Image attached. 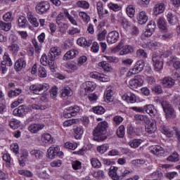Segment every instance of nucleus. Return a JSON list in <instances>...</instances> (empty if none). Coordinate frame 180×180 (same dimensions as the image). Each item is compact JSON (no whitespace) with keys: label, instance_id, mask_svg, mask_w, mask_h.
Wrapping results in <instances>:
<instances>
[{"label":"nucleus","instance_id":"41","mask_svg":"<svg viewBox=\"0 0 180 180\" xmlns=\"http://www.w3.org/2000/svg\"><path fill=\"white\" fill-rule=\"evenodd\" d=\"M167 19L170 25H174L178 23V18L176 15H174L171 12H169L167 14Z\"/></svg>","mask_w":180,"mask_h":180},{"label":"nucleus","instance_id":"57","mask_svg":"<svg viewBox=\"0 0 180 180\" xmlns=\"http://www.w3.org/2000/svg\"><path fill=\"white\" fill-rule=\"evenodd\" d=\"M79 18H82L83 22H84L85 23H89V20H91V17H89L88 13L84 11H80L79 13Z\"/></svg>","mask_w":180,"mask_h":180},{"label":"nucleus","instance_id":"2","mask_svg":"<svg viewBox=\"0 0 180 180\" xmlns=\"http://www.w3.org/2000/svg\"><path fill=\"white\" fill-rule=\"evenodd\" d=\"M110 21L111 23H114V25H116L117 23H121L124 29H129V21L127 19H126V18H124L123 13H118L117 16L115 15V14H111Z\"/></svg>","mask_w":180,"mask_h":180},{"label":"nucleus","instance_id":"52","mask_svg":"<svg viewBox=\"0 0 180 180\" xmlns=\"http://www.w3.org/2000/svg\"><path fill=\"white\" fill-rule=\"evenodd\" d=\"M142 143L143 141L141 139H133L129 142V146L131 148H137Z\"/></svg>","mask_w":180,"mask_h":180},{"label":"nucleus","instance_id":"5","mask_svg":"<svg viewBox=\"0 0 180 180\" xmlns=\"http://www.w3.org/2000/svg\"><path fill=\"white\" fill-rule=\"evenodd\" d=\"M162 106L167 120L175 119V116H176V115L175 114V110L173 109L171 104H169L167 101H162Z\"/></svg>","mask_w":180,"mask_h":180},{"label":"nucleus","instance_id":"30","mask_svg":"<svg viewBox=\"0 0 180 180\" xmlns=\"http://www.w3.org/2000/svg\"><path fill=\"white\" fill-rule=\"evenodd\" d=\"M27 18L30 23H31L34 27H39V21H37V18L34 16V15H33V13L28 12L27 13Z\"/></svg>","mask_w":180,"mask_h":180},{"label":"nucleus","instance_id":"11","mask_svg":"<svg viewBox=\"0 0 180 180\" xmlns=\"http://www.w3.org/2000/svg\"><path fill=\"white\" fill-rule=\"evenodd\" d=\"M143 84L144 78L140 75L135 76L133 79L129 82L131 89H137V88L143 86Z\"/></svg>","mask_w":180,"mask_h":180},{"label":"nucleus","instance_id":"56","mask_svg":"<svg viewBox=\"0 0 180 180\" xmlns=\"http://www.w3.org/2000/svg\"><path fill=\"white\" fill-rule=\"evenodd\" d=\"M11 54H18L19 52V50H20V47L18 44H12L9 47H8Z\"/></svg>","mask_w":180,"mask_h":180},{"label":"nucleus","instance_id":"17","mask_svg":"<svg viewBox=\"0 0 180 180\" xmlns=\"http://www.w3.org/2000/svg\"><path fill=\"white\" fill-rule=\"evenodd\" d=\"M122 101L127 103H136L137 102V96L131 92H127L122 96Z\"/></svg>","mask_w":180,"mask_h":180},{"label":"nucleus","instance_id":"59","mask_svg":"<svg viewBox=\"0 0 180 180\" xmlns=\"http://www.w3.org/2000/svg\"><path fill=\"white\" fill-rule=\"evenodd\" d=\"M118 172L120 173V178H124L125 176H127V175H130L131 174V170H129L127 169H120Z\"/></svg>","mask_w":180,"mask_h":180},{"label":"nucleus","instance_id":"24","mask_svg":"<svg viewBox=\"0 0 180 180\" xmlns=\"http://www.w3.org/2000/svg\"><path fill=\"white\" fill-rule=\"evenodd\" d=\"M104 101L107 103L113 102V90L112 89V86H108L106 88L104 92Z\"/></svg>","mask_w":180,"mask_h":180},{"label":"nucleus","instance_id":"42","mask_svg":"<svg viewBox=\"0 0 180 180\" xmlns=\"http://www.w3.org/2000/svg\"><path fill=\"white\" fill-rule=\"evenodd\" d=\"M63 13H64L65 18H67L68 19V20L70 22V23L72 25H73L74 26H78V22H77L76 19L70 15V13H68V10L64 9Z\"/></svg>","mask_w":180,"mask_h":180},{"label":"nucleus","instance_id":"45","mask_svg":"<svg viewBox=\"0 0 180 180\" xmlns=\"http://www.w3.org/2000/svg\"><path fill=\"white\" fill-rule=\"evenodd\" d=\"M12 28V23L5 22L0 20V30H4V32H9Z\"/></svg>","mask_w":180,"mask_h":180},{"label":"nucleus","instance_id":"33","mask_svg":"<svg viewBox=\"0 0 180 180\" xmlns=\"http://www.w3.org/2000/svg\"><path fill=\"white\" fill-rule=\"evenodd\" d=\"M134 51V48L130 45H122L121 51H120V56H126L129 53H133Z\"/></svg>","mask_w":180,"mask_h":180},{"label":"nucleus","instance_id":"55","mask_svg":"<svg viewBox=\"0 0 180 180\" xmlns=\"http://www.w3.org/2000/svg\"><path fill=\"white\" fill-rule=\"evenodd\" d=\"M108 8L114 12H119V11L122 10V6L117 4L115 3H109L108 4Z\"/></svg>","mask_w":180,"mask_h":180},{"label":"nucleus","instance_id":"27","mask_svg":"<svg viewBox=\"0 0 180 180\" xmlns=\"http://www.w3.org/2000/svg\"><path fill=\"white\" fill-rule=\"evenodd\" d=\"M146 112L151 117H155L157 115V110L153 104H148L143 106V112Z\"/></svg>","mask_w":180,"mask_h":180},{"label":"nucleus","instance_id":"20","mask_svg":"<svg viewBox=\"0 0 180 180\" xmlns=\"http://www.w3.org/2000/svg\"><path fill=\"white\" fill-rule=\"evenodd\" d=\"M136 20L139 25H146L148 22L147 12L142 11L136 15Z\"/></svg>","mask_w":180,"mask_h":180},{"label":"nucleus","instance_id":"7","mask_svg":"<svg viewBox=\"0 0 180 180\" xmlns=\"http://www.w3.org/2000/svg\"><path fill=\"white\" fill-rule=\"evenodd\" d=\"M152 61L154 69L156 71H161L164 68V60L160 55L153 53Z\"/></svg>","mask_w":180,"mask_h":180},{"label":"nucleus","instance_id":"53","mask_svg":"<svg viewBox=\"0 0 180 180\" xmlns=\"http://www.w3.org/2000/svg\"><path fill=\"white\" fill-rule=\"evenodd\" d=\"M97 11L98 13V16L99 18H101V19L105 18V13H103V4H102V2L97 3Z\"/></svg>","mask_w":180,"mask_h":180},{"label":"nucleus","instance_id":"64","mask_svg":"<svg viewBox=\"0 0 180 180\" xmlns=\"http://www.w3.org/2000/svg\"><path fill=\"white\" fill-rule=\"evenodd\" d=\"M86 61H88V58L86 56H81L77 58V66L82 67V65H84Z\"/></svg>","mask_w":180,"mask_h":180},{"label":"nucleus","instance_id":"10","mask_svg":"<svg viewBox=\"0 0 180 180\" xmlns=\"http://www.w3.org/2000/svg\"><path fill=\"white\" fill-rule=\"evenodd\" d=\"M50 10V3L48 1H40L37 4L35 11L39 15L47 13Z\"/></svg>","mask_w":180,"mask_h":180},{"label":"nucleus","instance_id":"62","mask_svg":"<svg viewBox=\"0 0 180 180\" xmlns=\"http://www.w3.org/2000/svg\"><path fill=\"white\" fill-rule=\"evenodd\" d=\"M78 120L77 119H71L69 120H66L63 122V127H70L72 124H77Z\"/></svg>","mask_w":180,"mask_h":180},{"label":"nucleus","instance_id":"40","mask_svg":"<svg viewBox=\"0 0 180 180\" xmlns=\"http://www.w3.org/2000/svg\"><path fill=\"white\" fill-rule=\"evenodd\" d=\"M72 90L70 87H65L62 89L61 98L63 99H67L70 96H72Z\"/></svg>","mask_w":180,"mask_h":180},{"label":"nucleus","instance_id":"44","mask_svg":"<svg viewBox=\"0 0 180 180\" xmlns=\"http://www.w3.org/2000/svg\"><path fill=\"white\" fill-rule=\"evenodd\" d=\"M126 13L129 16V18H134V15H136V8L133 5H129L126 8Z\"/></svg>","mask_w":180,"mask_h":180},{"label":"nucleus","instance_id":"34","mask_svg":"<svg viewBox=\"0 0 180 180\" xmlns=\"http://www.w3.org/2000/svg\"><path fill=\"white\" fill-rule=\"evenodd\" d=\"M75 140H81L84 135V127H77L73 129Z\"/></svg>","mask_w":180,"mask_h":180},{"label":"nucleus","instance_id":"38","mask_svg":"<svg viewBox=\"0 0 180 180\" xmlns=\"http://www.w3.org/2000/svg\"><path fill=\"white\" fill-rule=\"evenodd\" d=\"M9 126L13 130H16V129H19V127H22V122L20 120L16 119H12L9 122Z\"/></svg>","mask_w":180,"mask_h":180},{"label":"nucleus","instance_id":"63","mask_svg":"<svg viewBox=\"0 0 180 180\" xmlns=\"http://www.w3.org/2000/svg\"><path fill=\"white\" fill-rule=\"evenodd\" d=\"M94 176L96 178V179H105V172H103V170H98L94 173Z\"/></svg>","mask_w":180,"mask_h":180},{"label":"nucleus","instance_id":"51","mask_svg":"<svg viewBox=\"0 0 180 180\" xmlns=\"http://www.w3.org/2000/svg\"><path fill=\"white\" fill-rule=\"evenodd\" d=\"M96 150L99 154H105V153L109 150V144L104 143L103 145L98 146H97Z\"/></svg>","mask_w":180,"mask_h":180},{"label":"nucleus","instance_id":"50","mask_svg":"<svg viewBox=\"0 0 180 180\" xmlns=\"http://www.w3.org/2000/svg\"><path fill=\"white\" fill-rule=\"evenodd\" d=\"M66 110L68 112H70L73 116H76L77 113H79V111L81 110V108H79V106L78 105H74V106H70L66 108Z\"/></svg>","mask_w":180,"mask_h":180},{"label":"nucleus","instance_id":"14","mask_svg":"<svg viewBox=\"0 0 180 180\" xmlns=\"http://www.w3.org/2000/svg\"><path fill=\"white\" fill-rule=\"evenodd\" d=\"M90 77L94 79L100 81V82H109V81H110V77H109V75L99 73L98 72H93L90 73Z\"/></svg>","mask_w":180,"mask_h":180},{"label":"nucleus","instance_id":"4","mask_svg":"<svg viewBox=\"0 0 180 180\" xmlns=\"http://www.w3.org/2000/svg\"><path fill=\"white\" fill-rule=\"evenodd\" d=\"M96 89V83L91 81L84 82L80 86V91L83 95H88Z\"/></svg>","mask_w":180,"mask_h":180},{"label":"nucleus","instance_id":"6","mask_svg":"<svg viewBox=\"0 0 180 180\" xmlns=\"http://www.w3.org/2000/svg\"><path fill=\"white\" fill-rule=\"evenodd\" d=\"M146 64L144 63V60H138L134 68L132 69H130L129 72L127 74V77H133V75H136V74H139L143 70H144Z\"/></svg>","mask_w":180,"mask_h":180},{"label":"nucleus","instance_id":"58","mask_svg":"<svg viewBox=\"0 0 180 180\" xmlns=\"http://www.w3.org/2000/svg\"><path fill=\"white\" fill-rule=\"evenodd\" d=\"M92 110L96 115H103L105 112V108L101 105L93 107Z\"/></svg>","mask_w":180,"mask_h":180},{"label":"nucleus","instance_id":"36","mask_svg":"<svg viewBox=\"0 0 180 180\" xmlns=\"http://www.w3.org/2000/svg\"><path fill=\"white\" fill-rule=\"evenodd\" d=\"M65 68L66 72L68 74H72L73 72H75L77 70H78V66L77 64L69 62L65 64Z\"/></svg>","mask_w":180,"mask_h":180},{"label":"nucleus","instance_id":"22","mask_svg":"<svg viewBox=\"0 0 180 180\" xmlns=\"http://www.w3.org/2000/svg\"><path fill=\"white\" fill-rule=\"evenodd\" d=\"M145 130L146 133H148L149 134H153L157 131V124H155V121L152 120L146 122L145 124Z\"/></svg>","mask_w":180,"mask_h":180},{"label":"nucleus","instance_id":"3","mask_svg":"<svg viewBox=\"0 0 180 180\" xmlns=\"http://www.w3.org/2000/svg\"><path fill=\"white\" fill-rule=\"evenodd\" d=\"M58 155L59 157L64 155V153L60 151V147L53 145L49 148L46 152V158H49V160H54Z\"/></svg>","mask_w":180,"mask_h":180},{"label":"nucleus","instance_id":"16","mask_svg":"<svg viewBox=\"0 0 180 180\" xmlns=\"http://www.w3.org/2000/svg\"><path fill=\"white\" fill-rule=\"evenodd\" d=\"M164 12H165V4L164 3L156 4L152 9L153 16H158V15H161Z\"/></svg>","mask_w":180,"mask_h":180},{"label":"nucleus","instance_id":"19","mask_svg":"<svg viewBox=\"0 0 180 180\" xmlns=\"http://www.w3.org/2000/svg\"><path fill=\"white\" fill-rule=\"evenodd\" d=\"M120 34L117 31H112L107 35V41L109 44H114L119 40Z\"/></svg>","mask_w":180,"mask_h":180},{"label":"nucleus","instance_id":"60","mask_svg":"<svg viewBox=\"0 0 180 180\" xmlns=\"http://www.w3.org/2000/svg\"><path fill=\"white\" fill-rule=\"evenodd\" d=\"M18 174H20V175H22L23 176H27V178H32V176H33V173L30 172V170L27 169H20L18 171Z\"/></svg>","mask_w":180,"mask_h":180},{"label":"nucleus","instance_id":"47","mask_svg":"<svg viewBox=\"0 0 180 180\" xmlns=\"http://www.w3.org/2000/svg\"><path fill=\"white\" fill-rule=\"evenodd\" d=\"M64 147L68 150H72L74 151V150H77V148H78V143H77V142L67 141L65 143Z\"/></svg>","mask_w":180,"mask_h":180},{"label":"nucleus","instance_id":"43","mask_svg":"<svg viewBox=\"0 0 180 180\" xmlns=\"http://www.w3.org/2000/svg\"><path fill=\"white\" fill-rule=\"evenodd\" d=\"M18 26L19 27H21L22 29H25L26 28V27L28 25V22H27V19L26 18V17L21 15L19 17L18 20Z\"/></svg>","mask_w":180,"mask_h":180},{"label":"nucleus","instance_id":"28","mask_svg":"<svg viewBox=\"0 0 180 180\" xmlns=\"http://www.w3.org/2000/svg\"><path fill=\"white\" fill-rule=\"evenodd\" d=\"M150 153L155 155H163L165 150L160 146L154 145L150 147L149 148Z\"/></svg>","mask_w":180,"mask_h":180},{"label":"nucleus","instance_id":"37","mask_svg":"<svg viewBox=\"0 0 180 180\" xmlns=\"http://www.w3.org/2000/svg\"><path fill=\"white\" fill-rule=\"evenodd\" d=\"M98 67H101L103 69L105 72H112L113 71V68H112V65L109 64L106 61H101L98 63Z\"/></svg>","mask_w":180,"mask_h":180},{"label":"nucleus","instance_id":"13","mask_svg":"<svg viewBox=\"0 0 180 180\" xmlns=\"http://www.w3.org/2000/svg\"><path fill=\"white\" fill-rule=\"evenodd\" d=\"M157 27V25L155 24V21L150 20L148 22L146 30L143 32V34H142L141 37L142 39H144L145 37H150L155 32V29Z\"/></svg>","mask_w":180,"mask_h":180},{"label":"nucleus","instance_id":"32","mask_svg":"<svg viewBox=\"0 0 180 180\" xmlns=\"http://www.w3.org/2000/svg\"><path fill=\"white\" fill-rule=\"evenodd\" d=\"M41 141L44 144H53V136L49 133H44L41 136Z\"/></svg>","mask_w":180,"mask_h":180},{"label":"nucleus","instance_id":"49","mask_svg":"<svg viewBox=\"0 0 180 180\" xmlns=\"http://www.w3.org/2000/svg\"><path fill=\"white\" fill-rule=\"evenodd\" d=\"M128 29H124L128 33H130L131 36H137L139 33V28L134 26H130V22H128Z\"/></svg>","mask_w":180,"mask_h":180},{"label":"nucleus","instance_id":"48","mask_svg":"<svg viewBox=\"0 0 180 180\" xmlns=\"http://www.w3.org/2000/svg\"><path fill=\"white\" fill-rule=\"evenodd\" d=\"M30 155L32 157H35L37 160H40L43 158V152L41 151L40 150H36L34 149L30 152Z\"/></svg>","mask_w":180,"mask_h":180},{"label":"nucleus","instance_id":"61","mask_svg":"<svg viewBox=\"0 0 180 180\" xmlns=\"http://www.w3.org/2000/svg\"><path fill=\"white\" fill-rule=\"evenodd\" d=\"M167 161H169L170 162H176L179 161V155L176 153H174L167 158Z\"/></svg>","mask_w":180,"mask_h":180},{"label":"nucleus","instance_id":"23","mask_svg":"<svg viewBox=\"0 0 180 180\" xmlns=\"http://www.w3.org/2000/svg\"><path fill=\"white\" fill-rule=\"evenodd\" d=\"M79 54V51L77 49H73L68 51L65 55L63 56L64 61H68V60H74L77 56Z\"/></svg>","mask_w":180,"mask_h":180},{"label":"nucleus","instance_id":"25","mask_svg":"<svg viewBox=\"0 0 180 180\" xmlns=\"http://www.w3.org/2000/svg\"><path fill=\"white\" fill-rule=\"evenodd\" d=\"M44 129V124H32L28 127V130L30 133L33 134H36V133H39L40 130H43Z\"/></svg>","mask_w":180,"mask_h":180},{"label":"nucleus","instance_id":"12","mask_svg":"<svg viewBox=\"0 0 180 180\" xmlns=\"http://www.w3.org/2000/svg\"><path fill=\"white\" fill-rule=\"evenodd\" d=\"M1 64L2 65L3 74H6V72L8 71L6 65H8V67H12V65H13L12 59H11V57H9V53H8L7 52L4 53L3 56V60H1Z\"/></svg>","mask_w":180,"mask_h":180},{"label":"nucleus","instance_id":"29","mask_svg":"<svg viewBox=\"0 0 180 180\" xmlns=\"http://www.w3.org/2000/svg\"><path fill=\"white\" fill-rule=\"evenodd\" d=\"M77 44L78 46L86 49V47H91V44H92V40H86L85 37H80L77 39Z\"/></svg>","mask_w":180,"mask_h":180},{"label":"nucleus","instance_id":"31","mask_svg":"<svg viewBox=\"0 0 180 180\" xmlns=\"http://www.w3.org/2000/svg\"><path fill=\"white\" fill-rule=\"evenodd\" d=\"M23 68H26V60L21 58L15 61V70L16 71H22Z\"/></svg>","mask_w":180,"mask_h":180},{"label":"nucleus","instance_id":"35","mask_svg":"<svg viewBox=\"0 0 180 180\" xmlns=\"http://www.w3.org/2000/svg\"><path fill=\"white\" fill-rule=\"evenodd\" d=\"M162 84L165 88H172L175 85V80L171 77H165Z\"/></svg>","mask_w":180,"mask_h":180},{"label":"nucleus","instance_id":"9","mask_svg":"<svg viewBox=\"0 0 180 180\" xmlns=\"http://www.w3.org/2000/svg\"><path fill=\"white\" fill-rule=\"evenodd\" d=\"M30 89L32 91V92H33V94L39 95L41 91H48V89H50V85H49L47 83H37L35 84H32L30 86Z\"/></svg>","mask_w":180,"mask_h":180},{"label":"nucleus","instance_id":"8","mask_svg":"<svg viewBox=\"0 0 180 180\" xmlns=\"http://www.w3.org/2000/svg\"><path fill=\"white\" fill-rule=\"evenodd\" d=\"M40 63L42 65H49L52 72H56L57 65H56V63L53 60H50L49 54L47 56L46 53H44L41 57Z\"/></svg>","mask_w":180,"mask_h":180},{"label":"nucleus","instance_id":"1","mask_svg":"<svg viewBox=\"0 0 180 180\" xmlns=\"http://www.w3.org/2000/svg\"><path fill=\"white\" fill-rule=\"evenodd\" d=\"M108 126L109 124L106 121H103L98 123L93 132L94 140L96 141H103L104 140H106V129Z\"/></svg>","mask_w":180,"mask_h":180},{"label":"nucleus","instance_id":"54","mask_svg":"<svg viewBox=\"0 0 180 180\" xmlns=\"http://www.w3.org/2000/svg\"><path fill=\"white\" fill-rule=\"evenodd\" d=\"M77 6L82 9H89V3L85 0H80L77 2Z\"/></svg>","mask_w":180,"mask_h":180},{"label":"nucleus","instance_id":"21","mask_svg":"<svg viewBox=\"0 0 180 180\" xmlns=\"http://www.w3.org/2000/svg\"><path fill=\"white\" fill-rule=\"evenodd\" d=\"M156 123H159L160 124V131L163 134H165V136H167V137H172V136H174V134L170 131L167 127L162 125V120H161V117H156Z\"/></svg>","mask_w":180,"mask_h":180},{"label":"nucleus","instance_id":"18","mask_svg":"<svg viewBox=\"0 0 180 180\" xmlns=\"http://www.w3.org/2000/svg\"><path fill=\"white\" fill-rule=\"evenodd\" d=\"M29 112V108H27L26 105H20L18 108H15L13 111V115L14 116H19L22 117V116H25Z\"/></svg>","mask_w":180,"mask_h":180},{"label":"nucleus","instance_id":"46","mask_svg":"<svg viewBox=\"0 0 180 180\" xmlns=\"http://www.w3.org/2000/svg\"><path fill=\"white\" fill-rule=\"evenodd\" d=\"M32 109L35 110H46V109L49 108L48 105H41L39 103V101H36L35 103L32 105Z\"/></svg>","mask_w":180,"mask_h":180},{"label":"nucleus","instance_id":"26","mask_svg":"<svg viewBox=\"0 0 180 180\" xmlns=\"http://www.w3.org/2000/svg\"><path fill=\"white\" fill-rule=\"evenodd\" d=\"M119 168L117 167L111 166L109 169L108 175L112 180L120 179V174H117Z\"/></svg>","mask_w":180,"mask_h":180},{"label":"nucleus","instance_id":"39","mask_svg":"<svg viewBox=\"0 0 180 180\" xmlns=\"http://www.w3.org/2000/svg\"><path fill=\"white\" fill-rule=\"evenodd\" d=\"M158 26L162 32H167V22H165V18H160L158 20Z\"/></svg>","mask_w":180,"mask_h":180},{"label":"nucleus","instance_id":"15","mask_svg":"<svg viewBox=\"0 0 180 180\" xmlns=\"http://www.w3.org/2000/svg\"><path fill=\"white\" fill-rule=\"evenodd\" d=\"M48 55L49 60L55 61L56 58H58V57L61 56V49H60L58 46H53L50 49Z\"/></svg>","mask_w":180,"mask_h":180}]
</instances>
